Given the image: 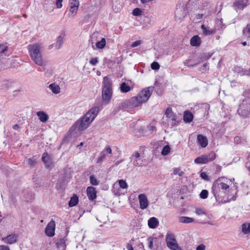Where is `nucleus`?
<instances>
[{
	"mask_svg": "<svg viewBox=\"0 0 250 250\" xmlns=\"http://www.w3.org/2000/svg\"><path fill=\"white\" fill-rule=\"evenodd\" d=\"M98 58L97 57L92 58L89 61V63L92 66H95L98 62Z\"/></svg>",
	"mask_w": 250,
	"mask_h": 250,
	"instance_id": "nucleus-49",
	"label": "nucleus"
},
{
	"mask_svg": "<svg viewBox=\"0 0 250 250\" xmlns=\"http://www.w3.org/2000/svg\"><path fill=\"white\" fill-rule=\"evenodd\" d=\"M131 88L125 83H123L120 86V90L123 93H126L130 91Z\"/></svg>",
	"mask_w": 250,
	"mask_h": 250,
	"instance_id": "nucleus-34",
	"label": "nucleus"
},
{
	"mask_svg": "<svg viewBox=\"0 0 250 250\" xmlns=\"http://www.w3.org/2000/svg\"><path fill=\"white\" fill-rule=\"evenodd\" d=\"M112 83L111 79L105 76L102 83V102L103 104H107L109 103L112 96Z\"/></svg>",
	"mask_w": 250,
	"mask_h": 250,
	"instance_id": "nucleus-4",
	"label": "nucleus"
},
{
	"mask_svg": "<svg viewBox=\"0 0 250 250\" xmlns=\"http://www.w3.org/2000/svg\"><path fill=\"white\" fill-rule=\"evenodd\" d=\"M79 201V198L76 194H74L73 196L70 198V200L68 203V205L70 207H72L76 206Z\"/></svg>",
	"mask_w": 250,
	"mask_h": 250,
	"instance_id": "nucleus-29",
	"label": "nucleus"
},
{
	"mask_svg": "<svg viewBox=\"0 0 250 250\" xmlns=\"http://www.w3.org/2000/svg\"><path fill=\"white\" fill-rule=\"evenodd\" d=\"M233 6L239 9H243L246 6L245 0H237L233 3Z\"/></svg>",
	"mask_w": 250,
	"mask_h": 250,
	"instance_id": "nucleus-27",
	"label": "nucleus"
},
{
	"mask_svg": "<svg viewBox=\"0 0 250 250\" xmlns=\"http://www.w3.org/2000/svg\"><path fill=\"white\" fill-rule=\"evenodd\" d=\"M63 243H64V240H62V239L61 240L60 243L59 242L58 243V247L59 246L60 243H61V244H63Z\"/></svg>",
	"mask_w": 250,
	"mask_h": 250,
	"instance_id": "nucleus-64",
	"label": "nucleus"
},
{
	"mask_svg": "<svg viewBox=\"0 0 250 250\" xmlns=\"http://www.w3.org/2000/svg\"><path fill=\"white\" fill-rule=\"evenodd\" d=\"M215 154L214 153L209 156H200L196 158L194 160V163L197 164H207L209 161L215 159Z\"/></svg>",
	"mask_w": 250,
	"mask_h": 250,
	"instance_id": "nucleus-8",
	"label": "nucleus"
},
{
	"mask_svg": "<svg viewBox=\"0 0 250 250\" xmlns=\"http://www.w3.org/2000/svg\"><path fill=\"white\" fill-rule=\"evenodd\" d=\"M150 130L151 131L156 130V127L153 125H151L150 126Z\"/></svg>",
	"mask_w": 250,
	"mask_h": 250,
	"instance_id": "nucleus-62",
	"label": "nucleus"
},
{
	"mask_svg": "<svg viewBox=\"0 0 250 250\" xmlns=\"http://www.w3.org/2000/svg\"><path fill=\"white\" fill-rule=\"evenodd\" d=\"M142 10L139 8H135L132 11V14L135 16H139L141 15Z\"/></svg>",
	"mask_w": 250,
	"mask_h": 250,
	"instance_id": "nucleus-44",
	"label": "nucleus"
},
{
	"mask_svg": "<svg viewBox=\"0 0 250 250\" xmlns=\"http://www.w3.org/2000/svg\"><path fill=\"white\" fill-rule=\"evenodd\" d=\"M131 161L133 162V165L135 167L142 166L143 160L141 157L140 153L138 151L134 152L130 157Z\"/></svg>",
	"mask_w": 250,
	"mask_h": 250,
	"instance_id": "nucleus-9",
	"label": "nucleus"
},
{
	"mask_svg": "<svg viewBox=\"0 0 250 250\" xmlns=\"http://www.w3.org/2000/svg\"><path fill=\"white\" fill-rule=\"evenodd\" d=\"M166 243L167 247L172 250H181L178 246L175 236L172 233H167L166 235Z\"/></svg>",
	"mask_w": 250,
	"mask_h": 250,
	"instance_id": "nucleus-7",
	"label": "nucleus"
},
{
	"mask_svg": "<svg viewBox=\"0 0 250 250\" xmlns=\"http://www.w3.org/2000/svg\"><path fill=\"white\" fill-rule=\"evenodd\" d=\"M158 225L159 221L156 218L154 217H151L148 220V226L151 229L156 228Z\"/></svg>",
	"mask_w": 250,
	"mask_h": 250,
	"instance_id": "nucleus-23",
	"label": "nucleus"
},
{
	"mask_svg": "<svg viewBox=\"0 0 250 250\" xmlns=\"http://www.w3.org/2000/svg\"><path fill=\"white\" fill-rule=\"evenodd\" d=\"M78 9V7H75L74 6H70L69 13L68 14V16L69 17H74L77 14Z\"/></svg>",
	"mask_w": 250,
	"mask_h": 250,
	"instance_id": "nucleus-35",
	"label": "nucleus"
},
{
	"mask_svg": "<svg viewBox=\"0 0 250 250\" xmlns=\"http://www.w3.org/2000/svg\"><path fill=\"white\" fill-rule=\"evenodd\" d=\"M211 192L214 195L216 202L219 204L229 202L230 201H234L236 198L235 196H232L231 198H229L228 197L227 200L224 199V198H222V192L221 191V187H220V178H218L214 182L212 187Z\"/></svg>",
	"mask_w": 250,
	"mask_h": 250,
	"instance_id": "nucleus-5",
	"label": "nucleus"
},
{
	"mask_svg": "<svg viewBox=\"0 0 250 250\" xmlns=\"http://www.w3.org/2000/svg\"><path fill=\"white\" fill-rule=\"evenodd\" d=\"M48 87L54 94H57L60 92V87L57 84L51 83L49 85Z\"/></svg>",
	"mask_w": 250,
	"mask_h": 250,
	"instance_id": "nucleus-28",
	"label": "nucleus"
},
{
	"mask_svg": "<svg viewBox=\"0 0 250 250\" xmlns=\"http://www.w3.org/2000/svg\"><path fill=\"white\" fill-rule=\"evenodd\" d=\"M18 235L15 234H11L5 237L2 238V240L9 244H13L17 242Z\"/></svg>",
	"mask_w": 250,
	"mask_h": 250,
	"instance_id": "nucleus-16",
	"label": "nucleus"
},
{
	"mask_svg": "<svg viewBox=\"0 0 250 250\" xmlns=\"http://www.w3.org/2000/svg\"><path fill=\"white\" fill-rule=\"evenodd\" d=\"M0 250H10L9 248L5 245H0Z\"/></svg>",
	"mask_w": 250,
	"mask_h": 250,
	"instance_id": "nucleus-55",
	"label": "nucleus"
},
{
	"mask_svg": "<svg viewBox=\"0 0 250 250\" xmlns=\"http://www.w3.org/2000/svg\"><path fill=\"white\" fill-rule=\"evenodd\" d=\"M195 213L198 215H206L208 218H209L210 215L207 214L206 211H205L203 209L201 208H196L195 210Z\"/></svg>",
	"mask_w": 250,
	"mask_h": 250,
	"instance_id": "nucleus-38",
	"label": "nucleus"
},
{
	"mask_svg": "<svg viewBox=\"0 0 250 250\" xmlns=\"http://www.w3.org/2000/svg\"><path fill=\"white\" fill-rule=\"evenodd\" d=\"M207 223L209 225H211V226H218V224L216 223H214L212 221H208L207 222Z\"/></svg>",
	"mask_w": 250,
	"mask_h": 250,
	"instance_id": "nucleus-60",
	"label": "nucleus"
},
{
	"mask_svg": "<svg viewBox=\"0 0 250 250\" xmlns=\"http://www.w3.org/2000/svg\"><path fill=\"white\" fill-rule=\"evenodd\" d=\"M179 12H181L182 13L183 18H184L185 16V15H186L185 13L182 10H177L176 14H175L176 16L178 17L177 14Z\"/></svg>",
	"mask_w": 250,
	"mask_h": 250,
	"instance_id": "nucleus-58",
	"label": "nucleus"
},
{
	"mask_svg": "<svg viewBox=\"0 0 250 250\" xmlns=\"http://www.w3.org/2000/svg\"><path fill=\"white\" fill-rule=\"evenodd\" d=\"M147 240L148 244V248L150 249L155 250L159 247V240L157 237H149Z\"/></svg>",
	"mask_w": 250,
	"mask_h": 250,
	"instance_id": "nucleus-13",
	"label": "nucleus"
},
{
	"mask_svg": "<svg viewBox=\"0 0 250 250\" xmlns=\"http://www.w3.org/2000/svg\"><path fill=\"white\" fill-rule=\"evenodd\" d=\"M205 249L206 246L203 244H200L196 248V250H205Z\"/></svg>",
	"mask_w": 250,
	"mask_h": 250,
	"instance_id": "nucleus-54",
	"label": "nucleus"
},
{
	"mask_svg": "<svg viewBox=\"0 0 250 250\" xmlns=\"http://www.w3.org/2000/svg\"><path fill=\"white\" fill-rule=\"evenodd\" d=\"M69 4L70 6H74L79 8V1L78 0H69Z\"/></svg>",
	"mask_w": 250,
	"mask_h": 250,
	"instance_id": "nucleus-42",
	"label": "nucleus"
},
{
	"mask_svg": "<svg viewBox=\"0 0 250 250\" xmlns=\"http://www.w3.org/2000/svg\"><path fill=\"white\" fill-rule=\"evenodd\" d=\"M63 0H56V4L58 8H61L62 7V1Z\"/></svg>",
	"mask_w": 250,
	"mask_h": 250,
	"instance_id": "nucleus-53",
	"label": "nucleus"
},
{
	"mask_svg": "<svg viewBox=\"0 0 250 250\" xmlns=\"http://www.w3.org/2000/svg\"><path fill=\"white\" fill-rule=\"evenodd\" d=\"M13 128L15 130H17L19 128V125L17 124H16L13 126Z\"/></svg>",
	"mask_w": 250,
	"mask_h": 250,
	"instance_id": "nucleus-61",
	"label": "nucleus"
},
{
	"mask_svg": "<svg viewBox=\"0 0 250 250\" xmlns=\"http://www.w3.org/2000/svg\"><path fill=\"white\" fill-rule=\"evenodd\" d=\"M87 195L90 200H93L97 197L96 188L93 187H88L86 189Z\"/></svg>",
	"mask_w": 250,
	"mask_h": 250,
	"instance_id": "nucleus-17",
	"label": "nucleus"
},
{
	"mask_svg": "<svg viewBox=\"0 0 250 250\" xmlns=\"http://www.w3.org/2000/svg\"><path fill=\"white\" fill-rule=\"evenodd\" d=\"M235 71L241 76L250 75V68L237 67L235 68Z\"/></svg>",
	"mask_w": 250,
	"mask_h": 250,
	"instance_id": "nucleus-22",
	"label": "nucleus"
},
{
	"mask_svg": "<svg viewBox=\"0 0 250 250\" xmlns=\"http://www.w3.org/2000/svg\"><path fill=\"white\" fill-rule=\"evenodd\" d=\"M36 114L41 122L46 123L49 119L48 115L44 111H38Z\"/></svg>",
	"mask_w": 250,
	"mask_h": 250,
	"instance_id": "nucleus-24",
	"label": "nucleus"
},
{
	"mask_svg": "<svg viewBox=\"0 0 250 250\" xmlns=\"http://www.w3.org/2000/svg\"><path fill=\"white\" fill-rule=\"evenodd\" d=\"M184 64L187 66L191 67L196 65V64H198V63H193L191 62V60H187L185 61Z\"/></svg>",
	"mask_w": 250,
	"mask_h": 250,
	"instance_id": "nucleus-45",
	"label": "nucleus"
},
{
	"mask_svg": "<svg viewBox=\"0 0 250 250\" xmlns=\"http://www.w3.org/2000/svg\"><path fill=\"white\" fill-rule=\"evenodd\" d=\"M208 196V191L206 189H203L201 191L200 194V197L201 198L205 199L207 198Z\"/></svg>",
	"mask_w": 250,
	"mask_h": 250,
	"instance_id": "nucleus-43",
	"label": "nucleus"
},
{
	"mask_svg": "<svg viewBox=\"0 0 250 250\" xmlns=\"http://www.w3.org/2000/svg\"><path fill=\"white\" fill-rule=\"evenodd\" d=\"M54 6V0H45L43 2V7L47 11L52 12L53 10Z\"/></svg>",
	"mask_w": 250,
	"mask_h": 250,
	"instance_id": "nucleus-18",
	"label": "nucleus"
},
{
	"mask_svg": "<svg viewBox=\"0 0 250 250\" xmlns=\"http://www.w3.org/2000/svg\"><path fill=\"white\" fill-rule=\"evenodd\" d=\"M140 208L142 209L146 208L148 206V201L146 196L145 194H141L138 196Z\"/></svg>",
	"mask_w": 250,
	"mask_h": 250,
	"instance_id": "nucleus-12",
	"label": "nucleus"
},
{
	"mask_svg": "<svg viewBox=\"0 0 250 250\" xmlns=\"http://www.w3.org/2000/svg\"><path fill=\"white\" fill-rule=\"evenodd\" d=\"M149 89L150 87L145 88L140 91L136 96L133 97L120 104L118 107V110L132 108L141 106L143 103L146 102L150 97L152 91H151ZM115 110L117 111L116 108Z\"/></svg>",
	"mask_w": 250,
	"mask_h": 250,
	"instance_id": "nucleus-1",
	"label": "nucleus"
},
{
	"mask_svg": "<svg viewBox=\"0 0 250 250\" xmlns=\"http://www.w3.org/2000/svg\"><path fill=\"white\" fill-rule=\"evenodd\" d=\"M126 249L127 250H133V247L130 243H127L126 245Z\"/></svg>",
	"mask_w": 250,
	"mask_h": 250,
	"instance_id": "nucleus-59",
	"label": "nucleus"
},
{
	"mask_svg": "<svg viewBox=\"0 0 250 250\" xmlns=\"http://www.w3.org/2000/svg\"><path fill=\"white\" fill-rule=\"evenodd\" d=\"M42 160L45 164V166L47 168H51L52 167L53 164L51 157L47 152H44L43 153Z\"/></svg>",
	"mask_w": 250,
	"mask_h": 250,
	"instance_id": "nucleus-15",
	"label": "nucleus"
},
{
	"mask_svg": "<svg viewBox=\"0 0 250 250\" xmlns=\"http://www.w3.org/2000/svg\"><path fill=\"white\" fill-rule=\"evenodd\" d=\"M204 17L203 14H198L195 15V19L196 20H200L202 19Z\"/></svg>",
	"mask_w": 250,
	"mask_h": 250,
	"instance_id": "nucleus-56",
	"label": "nucleus"
},
{
	"mask_svg": "<svg viewBox=\"0 0 250 250\" xmlns=\"http://www.w3.org/2000/svg\"><path fill=\"white\" fill-rule=\"evenodd\" d=\"M112 153V149L110 146H108L105 147L100 153V156L97 159V163H101L103 161L107 156L108 154Z\"/></svg>",
	"mask_w": 250,
	"mask_h": 250,
	"instance_id": "nucleus-11",
	"label": "nucleus"
},
{
	"mask_svg": "<svg viewBox=\"0 0 250 250\" xmlns=\"http://www.w3.org/2000/svg\"><path fill=\"white\" fill-rule=\"evenodd\" d=\"M43 48L41 43H35L28 45L27 49L31 60L37 65L42 66L43 60L42 54V50Z\"/></svg>",
	"mask_w": 250,
	"mask_h": 250,
	"instance_id": "nucleus-3",
	"label": "nucleus"
},
{
	"mask_svg": "<svg viewBox=\"0 0 250 250\" xmlns=\"http://www.w3.org/2000/svg\"><path fill=\"white\" fill-rule=\"evenodd\" d=\"M173 174L174 175H178L179 176H183L184 174V172L180 168L175 167L173 168Z\"/></svg>",
	"mask_w": 250,
	"mask_h": 250,
	"instance_id": "nucleus-40",
	"label": "nucleus"
},
{
	"mask_svg": "<svg viewBox=\"0 0 250 250\" xmlns=\"http://www.w3.org/2000/svg\"><path fill=\"white\" fill-rule=\"evenodd\" d=\"M13 83L8 81H4L2 82L1 84V88L2 89L7 90L11 88L13 86Z\"/></svg>",
	"mask_w": 250,
	"mask_h": 250,
	"instance_id": "nucleus-31",
	"label": "nucleus"
},
{
	"mask_svg": "<svg viewBox=\"0 0 250 250\" xmlns=\"http://www.w3.org/2000/svg\"><path fill=\"white\" fill-rule=\"evenodd\" d=\"M117 182H118L120 187L122 189H125L128 187L127 183L124 180H119Z\"/></svg>",
	"mask_w": 250,
	"mask_h": 250,
	"instance_id": "nucleus-37",
	"label": "nucleus"
},
{
	"mask_svg": "<svg viewBox=\"0 0 250 250\" xmlns=\"http://www.w3.org/2000/svg\"><path fill=\"white\" fill-rule=\"evenodd\" d=\"M246 167L247 168L248 170L250 172V166H249L248 163L246 164Z\"/></svg>",
	"mask_w": 250,
	"mask_h": 250,
	"instance_id": "nucleus-63",
	"label": "nucleus"
},
{
	"mask_svg": "<svg viewBox=\"0 0 250 250\" xmlns=\"http://www.w3.org/2000/svg\"><path fill=\"white\" fill-rule=\"evenodd\" d=\"M8 47L6 44H0V56L3 55H6V51L7 50Z\"/></svg>",
	"mask_w": 250,
	"mask_h": 250,
	"instance_id": "nucleus-36",
	"label": "nucleus"
},
{
	"mask_svg": "<svg viewBox=\"0 0 250 250\" xmlns=\"http://www.w3.org/2000/svg\"><path fill=\"white\" fill-rule=\"evenodd\" d=\"M201 28L202 30V34L204 36H208L214 34L216 31V29L215 28L207 27L204 24L201 25Z\"/></svg>",
	"mask_w": 250,
	"mask_h": 250,
	"instance_id": "nucleus-14",
	"label": "nucleus"
},
{
	"mask_svg": "<svg viewBox=\"0 0 250 250\" xmlns=\"http://www.w3.org/2000/svg\"><path fill=\"white\" fill-rule=\"evenodd\" d=\"M170 151V147L168 145L165 146L161 152V153L163 155H167Z\"/></svg>",
	"mask_w": 250,
	"mask_h": 250,
	"instance_id": "nucleus-41",
	"label": "nucleus"
},
{
	"mask_svg": "<svg viewBox=\"0 0 250 250\" xmlns=\"http://www.w3.org/2000/svg\"><path fill=\"white\" fill-rule=\"evenodd\" d=\"M179 221L182 223H190L194 221V219L189 217L181 216L179 218Z\"/></svg>",
	"mask_w": 250,
	"mask_h": 250,
	"instance_id": "nucleus-30",
	"label": "nucleus"
},
{
	"mask_svg": "<svg viewBox=\"0 0 250 250\" xmlns=\"http://www.w3.org/2000/svg\"><path fill=\"white\" fill-rule=\"evenodd\" d=\"M193 118V115L189 111H186L184 112L183 119L185 123H190Z\"/></svg>",
	"mask_w": 250,
	"mask_h": 250,
	"instance_id": "nucleus-26",
	"label": "nucleus"
},
{
	"mask_svg": "<svg viewBox=\"0 0 250 250\" xmlns=\"http://www.w3.org/2000/svg\"><path fill=\"white\" fill-rule=\"evenodd\" d=\"M242 230L245 234L250 233V223H244L241 226Z\"/></svg>",
	"mask_w": 250,
	"mask_h": 250,
	"instance_id": "nucleus-33",
	"label": "nucleus"
},
{
	"mask_svg": "<svg viewBox=\"0 0 250 250\" xmlns=\"http://www.w3.org/2000/svg\"><path fill=\"white\" fill-rule=\"evenodd\" d=\"M220 187H221V190L225 191L229 188V186L227 184L224 183L223 182H222L220 179Z\"/></svg>",
	"mask_w": 250,
	"mask_h": 250,
	"instance_id": "nucleus-47",
	"label": "nucleus"
},
{
	"mask_svg": "<svg viewBox=\"0 0 250 250\" xmlns=\"http://www.w3.org/2000/svg\"><path fill=\"white\" fill-rule=\"evenodd\" d=\"M197 141L198 143L202 146L203 147H205L208 144L207 138L201 135H198L197 136Z\"/></svg>",
	"mask_w": 250,
	"mask_h": 250,
	"instance_id": "nucleus-25",
	"label": "nucleus"
},
{
	"mask_svg": "<svg viewBox=\"0 0 250 250\" xmlns=\"http://www.w3.org/2000/svg\"><path fill=\"white\" fill-rule=\"evenodd\" d=\"M242 33L245 35H246L247 34H250V24L247 25L246 27L243 29Z\"/></svg>",
	"mask_w": 250,
	"mask_h": 250,
	"instance_id": "nucleus-48",
	"label": "nucleus"
},
{
	"mask_svg": "<svg viewBox=\"0 0 250 250\" xmlns=\"http://www.w3.org/2000/svg\"><path fill=\"white\" fill-rule=\"evenodd\" d=\"M90 183L93 186H97L99 184V181L94 175H91L89 178Z\"/></svg>",
	"mask_w": 250,
	"mask_h": 250,
	"instance_id": "nucleus-39",
	"label": "nucleus"
},
{
	"mask_svg": "<svg viewBox=\"0 0 250 250\" xmlns=\"http://www.w3.org/2000/svg\"><path fill=\"white\" fill-rule=\"evenodd\" d=\"M101 108L99 106H94L89 110L84 116L77 121L75 125L80 131L86 129L94 120Z\"/></svg>",
	"mask_w": 250,
	"mask_h": 250,
	"instance_id": "nucleus-2",
	"label": "nucleus"
},
{
	"mask_svg": "<svg viewBox=\"0 0 250 250\" xmlns=\"http://www.w3.org/2000/svg\"><path fill=\"white\" fill-rule=\"evenodd\" d=\"M200 176L203 179H204L205 180H208V177L206 172H201Z\"/></svg>",
	"mask_w": 250,
	"mask_h": 250,
	"instance_id": "nucleus-52",
	"label": "nucleus"
},
{
	"mask_svg": "<svg viewBox=\"0 0 250 250\" xmlns=\"http://www.w3.org/2000/svg\"><path fill=\"white\" fill-rule=\"evenodd\" d=\"M151 67L153 70H158L160 68V65L157 62H154L151 64Z\"/></svg>",
	"mask_w": 250,
	"mask_h": 250,
	"instance_id": "nucleus-50",
	"label": "nucleus"
},
{
	"mask_svg": "<svg viewBox=\"0 0 250 250\" xmlns=\"http://www.w3.org/2000/svg\"><path fill=\"white\" fill-rule=\"evenodd\" d=\"M165 115L167 118H168L172 122H175L177 120L176 115L173 112L172 108L170 107H168L167 109L165 112Z\"/></svg>",
	"mask_w": 250,
	"mask_h": 250,
	"instance_id": "nucleus-20",
	"label": "nucleus"
},
{
	"mask_svg": "<svg viewBox=\"0 0 250 250\" xmlns=\"http://www.w3.org/2000/svg\"><path fill=\"white\" fill-rule=\"evenodd\" d=\"M202 42L201 38L198 35L193 36L190 39V43L192 46H199Z\"/></svg>",
	"mask_w": 250,
	"mask_h": 250,
	"instance_id": "nucleus-19",
	"label": "nucleus"
},
{
	"mask_svg": "<svg viewBox=\"0 0 250 250\" xmlns=\"http://www.w3.org/2000/svg\"><path fill=\"white\" fill-rule=\"evenodd\" d=\"M27 161H28V164L31 166V167H34L36 165V163H37V161H36V159H35L34 158L32 157L31 158H29L27 160Z\"/></svg>",
	"mask_w": 250,
	"mask_h": 250,
	"instance_id": "nucleus-46",
	"label": "nucleus"
},
{
	"mask_svg": "<svg viewBox=\"0 0 250 250\" xmlns=\"http://www.w3.org/2000/svg\"><path fill=\"white\" fill-rule=\"evenodd\" d=\"M64 33H62L61 35L57 38L55 44V47L56 49H59L62 47L64 42Z\"/></svg>",
	"mask_w": 250,
	"mask_h": 250,
	"instance_id": "nucleus-21",
	"label": "nucleus"
},
{
	"mask_svg": "<svg viewBox=\"0 0 250 250\" xmlns=\"http://www.w3.org/2000/svg\"><path fill=\"white\" fill-rule=\"evenodd\" d=\"M142 43V41L141 40H138L134 42H133L131 45V46L132 47H135L139 45H140Z\"/></svg>",
	"mask_w": 250,
	"mask_h": 250,
	"instance_id": "nucleus-51",
	"label": "nucleus"
},
{
	"mask_svg": "<svg viewBox=\"0 0 250 250\" xmlns=\"http://www.w3.org/2000/svg\"><path fill=\"white\" fill-rule=\"evenodd\" d=\"M106 44V40L105 38H103L102 40L96 43V49H103Z\"/></svg>",
	"mask_w": 250,
	"mask_h": 250,
	"instance_id": "nucleus-32",
	"label": "nucleus"
},
{
	"mask_svg": "<svg viewBox=\"0 0 250 250\" xmlns=\"http://www.w3.org/2000/svg\"><path fill=\"white\" fill-rule=\"evenodd\" d=\"M55 222L53 219L47 224L45 229V233L46 235L52 237L55 234Z\"/></svg>",
	"mask_w": 250,
	"mask_h": 250,
	"instance_id": "nucleus-10",
	"label": "nucleus"
},
{
	"mask_svg": "<svg viewBox=\"0 0 250 250\" xmlns=\"http://www.w3.org/2000/svg\"><path fill=\"white\" fill-rule=\"evenodd\" d=\"M237 113L243 117H247L250 116V100L246 99L242 101L239 105Z\"/></svg>",
	"mask_w": 250,
	"mask_h": 250,
	"instance_id": "nucleus-6",
	"label": "nucleus"
},
{
	"mask_svg": "<svg viewBox=\"0 0 250 250\" xmlns=\"http://www.w3.org/2000/svg\"><path fill=\"white\" fill-rule=\"evenodd\" d=\"M20 95V90H15L13 92V96L14 97L19 96Z\"/></svg>",
	"mask_w": 250,
	"mask_h": 250,
	"instance_id": "nucleus-57",
	"label": "nucleus"
}]
</instances>
